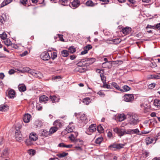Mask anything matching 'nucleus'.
<instances>
[{"label": "nucleus", "mask_w": 160, "mask_h": 160, "mask_svg": "<svg viewBox=\"0 0 160 160\" xmlns=\"http://www.w3.org/2000/svg\"><path fill=\"white\" fill-rule=\"evenodd\" d=\"M129 123L130 125H135L139 122V118L138 115L135 113L130 112L128 114Z\"/></svg>", "instance_id": "f257e3e1"}, {"label": "nucleus", "mask_w": 160, "mask_h": 160, "mask_svg": "<svg viewBox=\"0 0 160 160\" xmlns=\"http://www.w3.org/2000/svg\"><path fill=\"white\" fill-rule=\"evenodd\" d=\"M29 140H27L26 143L28 145L31 144V141H36L38 139V136L35 132H31L29 136Z\"/></svg>", "instance_id": "f03ea898"}, {"label": "nucleus", "mask_w": 160, "mask_h": 160, "mask_svg": "<svg viewBox=\"0 0 160 160\" xmlns=\"http://www.w3.org/2000/svg\"><path fill=\"white\" fill-rule=\"evenodd\" d=\"M79 123H81L84 125L87 123L88 122V120L86 115L84 113L79 114L78 116Z\"/></svg>", "instance_id": "7ed1b4c3"}, {"label": "nucleus", "mask_w": 160, "mask_h": 160, "mask_svg": "<svg viewBox=\"0 0 160 160\" xmlns=\"http://www.w3.org/2000/svg\"><path fill=\"white\" fill-rule=\"evenodd\" d=\"M126 144L125 143L122 144L114 143L109 146L108 147L109 149H111L112 148H114L120 149L124 148V146Z\"/></svg>", "instance_id": "20e7f679"}, {"label": "nucleus", "mask_w": 160, "mask_h": 160, "mask_svg": "<svg viewBox=\"0 0 160 160\" xmlns=\"http://www.w3.org/2000/svg\"><path fill=\"white\" fill-rule=\"evenodd\" d=\"M74 143H75L76 145L73 146V148H75V149L77 150H81L82 149V146L83 143L82 140L78 139L76 141V142H75Z\"/></svg>", "instance_id": "39448f33"}, {"label": "nucleus", "mask_w": 160, "mask_h": 160, "mask_svg": "<svg viewBox=\"0 0 160 160\" xmlns=\"http://www.w3.org/2000/svg\"><path fill=\"white\" fill-rule=\"evenodd\" d=\"M97 125L96 124H92L90 125L88 129L86 131V133L88 135H91L92 132L96 130Z\"/></svg>", "instance_id": "423d86ee"}, {"label": "nucleus", "mask_w": 160, "mask_h": 160, "mask_svg": "<svg viewBox=\"0 0 160 160\" xmlns=\"http://www.w3.org/2000/svg\"><path fill=\"white\" fill-rule=\"evenodd\" d=\"M29 73L32 76L39 78H41L42 76V74L40 72L33 69H30Z\"/></svg>", "instance_id": "0eeeda50"}, {"label": "nucleus", "mask_w": 160, "mask_h": 160, "mask_svg": "<svg viewBox=\"0 0 160 160\" xmlns=\"http://www.w3.org/2000/svg\"><path fill=\"white\" fill-rule=\"evenodd\" d=\"M123 98L124 100L127 102H132L134 99L133 94H125Z\"/></svg>", "instance_id": "6e6552de"}, {"label": "nucleus", "mask_w": 160, "mask_h": 160, "mask_svg": "<svg viewBox=\"0 0 160 160\" xmlns=\"http://www.w3.org/2000/svg\"><path fill=\"white\" fill-rule=\"evenodd\" d=\"M113 131L116 133H117L120 137L124 135V129L118 128H113Z\"/></svg>", "instance_id": "1a4fd4ad"}, {"label": "nucleus", "mask_w": 160, "mask_h": 160, "mask_svg": "<svg viewBox=\"0 0 160 160\" xmlns=\"http://www.w3.org/2000/svg\"><path fill=\"white\" fill-rule=\"evenodd\" d=\"M78 135V132H73L69 136L68 138L72 142L74 143L76 140H77V138Z\"/></svg>", "instance_id": "9d476101"}, {"label": "nucleus", "mask_w": 160, "mask_h": 160, "mask_svg": "<svg viewBox=\"0 0 160 160\" xmlns=\"http://www.w3.org/2000/svg\"><path fill=\"white\" fill-rule=\"evenodd\" d=\"M80 4V2L79 0H74L71 3L70 2L69 5L74 9L78 7Z\"/></svg>", "instance_id": "9b49d317"}, {"label": "nucleus", "mask_w": 160, "mask_h": 160, "mask_svg": "<svg viewBox=\"0 0 160 160\" xmlns=\"http://www.w3.org/2000/svg\"><path fill=\"white\" fill-rule=\"evenodd\" d=\"M105 159L108 160H117L118 157L112 153H108L104 155Z\"/></svg>", "instance_id": "f8f14e48"}, {"label": "nucleus", "mask_w": 160, "mask_h": 160, "mask_svg": "<svg viewBox=\"0 0 160 160\" xmlns=\"http://www.w3.org/2000/svg\"><path fill=\"white\" fill-rule=\"evenodd\" d=\"M41 58L44 61L48 60L50 58L49 54L47 52H42L40 55Z\"/></svg>", "instance_id": "ddd939ff"}, {"label": "nucleus", "mask_w": 160, "mask_h": 160, "mask_svg": "<svg viewBox=\"0 0 160 160\" xmlns=\"http://www.w3.org/2000/svg\"><path fill=\"white\" fill-rule=\"evenodd\" d=\"M74 126L70 124L65 129L62 131V134H67L68 133L72 132H73V131L74 129Z\"/></svg>", "instance_id": "4468645a"}, {"label": "nucleus", "mask_w": 160, "mask_h": 160, "mask_svg": "<svg viewBox=\"0 0 160 160\" xmlns=\"http://www.w3.org/2000/svg\"><path fill=\"white\" fill-rule=\"evenodd\" d=\"M15 137L16 140L17 141H19L22 139V138L19 129H16Z\"/></svg>", "instance_id": "2eb2a0df"}, {"label": "nucleus", "mask_w": 160, "mask_h": 160, "mask_svg": "<svg viewBox=\"0 0 160 160\" xmlns=\"http://www.w3.org/2000/svg\"><path fill=\"white\" fill-rule=\"evenodd\" d=\"M63 124L62 121L59 120H55L54 123L53 125L58 129L59 128H61L63 126Z\"/></svg>", "instance_id": "dca6fc26"}, {"label": "nucleus", "mask_w": 160, "mask_h": 160, "mask_svg": "<svg viewBox=\"0 0 160 160\" xmlns=\"http://www.w3.org/2000/svg\"><path fill=\"white\" fill-rule=\"evenodd\" d=\"M101 81L103 83V85L101 87L104 88H106L108 89L111 88L110 85L107 84L106 82V78L104 77L101 78Z\"/></svg>", "instance_id": "f3484780"}, {"label": "nucleus", "mask_w": 160, "mask_h": 160, "mask_svg": "<svg viewBox=\"0 0 160 160\" xmlns=\"http://www.w3.org/2000/svg\"><path fill=\"white\" fill-rule=\"evenodd\" d=\"M87 60L85 59H83L80 60V61L77 64V65L78 67H85L87 66L88 65H87Z\"/></svg>", "instance_id": "a211bd4d"}, {"label": "nucleus", "mask_w": 160, "mask_h": 160, "mask_svg": "<svg viewBox=\"0 0 160 160\" xmlns=\"http://www.w3.org/2000/svg\"><path fill=\"white\" fill-rule=\"evenodd\" d=\"M107 42L111 44H117L121 42L120 38H117L112 40H108Z\"/></svg>", "instance_id": "6ab92c4d"}, {"label": "nucleus", "mask_w": 160, "mask_h": 160, "mask_svg": "<svg viewBox=\"0 0 160 160\" xmlns=\"http://www.w3.org/2000/svg\"><path fill=\"white\" fill-rule=\"evenodd\" d=\"M131 31V28L129 27H126L122 29V32L123 34L125 35L130 33Z\"/></svg>", "instance_id": "aec40b11"}, {"label": "nucleus", "mask_w": 160, "mask_h": 160, "mask_svg": "<svg viewBox=\"0 0 160 160\" xmlns=\"http://www.w3.org/2000/svg\"><path fill=\"white\" fill-rule=\"evenodd\" d=\"M102 67L104 68H110L112 66V63L111 61L106 62L102 64Z\"/></svg>", "instance_id": "412c9836"}, {"label": "nucleus", "mask_w": 160, "mask_h": 160, "mask_svg": "<svg viewBox=\"0 0 160 160\" xmlns=\"http://www.w3.org/2000/svg\"><path fill=\"white\" fill-rule=\"evenodd\" d=\"M31 115L28 113L25 114L23 117V120L25 123H28L30 122Z\"/></svg>", "instance_id": "4be33fe9"}, {"label": "nucleus", "mask_w": 160, "mask_h": 160, "mask_svg": "<svg viewBox=\"0 0 160 160\" xmlns=\"http://www.w3.org/2000/svg\"><path fill=\"white\" fill-rule=\"evenodd\" d=\"M39 133L41 136L47 137L49 135V132L46 130L42 129L39 131Z\"/></svg>", "instance_id": "5701e85b"}, {"label": "nucleus", "mask_w": 160, "mask_h": 160, "mask_svg": "<svg viewBox=\"0 0 160 160\" xmlns=\"http://www.w3.org/2000/svg\"><path fill=\"white\" fill-rule=\"evenodd\" d=\"M15 92L13 90L11 89L8 91V96L10 98H13L15 96Z\"/></svg>", "instance_id": "b1692460"}, {"label": "nucleus", "mask_w": 160, "mask_h": 160, "mask_svg": "<svg viewBox=\"0 0 160 160\" xmlns=\"http://www.w3.org/2000/svg\"><path fill=\"white\" fill-rule=\"evenodd\" d=\"M148 78L149 79H160V76L158 74H151L148 75Z\"/></svg>", "instance_id": "393cba45"}, {"label": "nucleus", "mask_w": 160, "mask_h": 160, "mask_svg": "<svg viewBox=\"0 0 160 160\" xmlns=\"http://www.w3.org/2000/svg\"><path fill=\"white\" fill-rule=\"evenodd\" d=\"M48 100V98L46 95H43L40 96L39 98V101L40 102H43L44 103L46 101Z\"/></svg>", "instance_id": "a878e982"}, {"label": "nucleus", "mask_w": 160, "mask_h": 160, "mask_svg": "<svg viewBox=\"0 0 160 160\" xmlns=\"http://www.w3.org/2000/svg\"><path fill=\"white\" fill-rule=\"evenodd\" d=\"M98 4L97 3H94L92 0H88L86 2V5L88 7H93L97 5Z\"/></svg>", "instance_id": "bb28decb"}, {"label": "nucleus", "mask_w": 160, "mask_h": 160, "mask_svg": "<svg viewBox=\"0 0 160 160\" xmlns=\"http://www.w3.org/2000/svg\"><path fill=\"white\" fill-rule=\"evenodd\" d=\"M30 69L29 68L26 67L23 68L22 69H18L17 70L23 73H25V72H27L29 73Z\"/></svg>", "instance_id": "cd10ccee"}, {"label": "nucleus", "mask_w": 160, "mask_h": 160, "mask_svg": "<svg viewBox=\"0 0 160 160\" xmlns=\"http://www.w3.org/2000/svg\"><path fill=\"white\" fill-rule=\"evenodd\" d=\"M154 139L153 138L149 137H147L145 139V142L147 145H148L153 142V141H154Z\"/></svg>", "instance_id": "c85d7f7f"}, {"label": "nucleus", "mask_w": 160, "mask_h": 160, "mask_svg": "<svg viewBox=\"0 0 160 160\" xmlns=\"http://www.w3.org/2000/svg\"><path fill=\"white\" fill-rule=\"evenodd\" d=\"M59 2L64 6H68L69 5L70 2L68 0H59Z\"/></svg>", "instance_id": "c756f323"}, {"label": "nucleus", "mask_w": 160, "mask_h": 160, "mask_svg": "<svg viewBox=\"0 0 160 160\" xmlns=\"http://www.w3.org/2000/svg\"><path fill=\"white\" fill-rule=\"evenodd\" d=\"M96 72L100 74V76L101 78H101L102 77H104L105 78H106V77L104 75V70L103 69L100 70V69H97L96 70Z\"/></svg>", "instance_id": "7c9ffc66"}, {"label": "nucleus", "mask_w": 160, "mask_h": 160, "mask_svg": "<svg viewBox=\"0 0 160 160\" xmlns=\"http://www.w3.org/2000/svg\"><path fill=\"white\" fill-rule=\"evenodd\" d=\"M126 118L125 115L124 114H121L118 115L117 118L119 122H121L124 120Z\"/></svg>", "instance_id": "2f4dec72"}, {"label": "nucleus", "mask_w": 160, "mask_h": 160, "mask_svg": "<svg viewBox=\"0 0 160 160\" xmlns=\"http://www.w3.org/2000/svg\"><path fill=\"white\" fill-rule=\"evenodd\" d=\"M58 146L60 147H65L68 148H71L72 147L71 144L66 145L63 143H59L58 145Z\"/></svg>", "instance_id": "473e14b6"}, {"label": "nucleus", "mask_w": 160, "mask_h": 160, "mask_svg": "<svg viewBox=\"0 0 160 160\" xmlns=\"http://www.w3.org/2000/svg\"><path fill=\"white\" fill-rule=\"evenodd\" d=\"M58 129L55 126L51 127L49 129L48 132H49V135L54 133L56 132Z\"/></svg>", "instance_id": "72a5a7b5"}, {"label": "nucleus", "mask_w": 160, "mask_h": 160, "mask_svg": "<svg viewBox=\"0 0 160 160\" xmlns=\"http://www.w3.org/2000/svg\"><path fill=\"white\" fill-rule=\"evenodd\" d=\"M76 70L77 71L79 72L80 73H82L84 72L86 70V69L85 68H84L83 67H78L76 68Z\"/></svg>", "instance_id": "f704fd0d"}, {"label": "nucleus", "mask_w": 160, "mask_h": 160, "mask_svg": "<svg viewBox=\"0 0 160 160\" xmlns=\"http://www.w3.org/2000/svg\"><path fill=\"white\" fill-rule=\"evenodd\" d=\"M18 87L19 91L21 92H24L26 90V87L24 84L19 85Z\"/></svg>", "instance_id": "c9c22d12"}, {"label": "nucleus", "mask_w": 160, "mask_h": 160, "mask_svg": "<svg viewBox=\"0 0 160 160\" xmlns=\"http://www.w3.org/2000/svg\"><path fill=\"white\" fill-rule=\"evenodd\" d=\"M9 154L8 151H3L1 152V157L3 158H5L8 157Z\"/></svg>", "instance_id": "e433bc0d"}, {"label": "nucleus", "mask_w": 160, "mask_h": 160, "mask_svg": "<svg viewBox=\"0 0 160 160\" xmlns=\"http://www.w3.org/2000/svg\"><path fill=\"white\" fill-rule=\"evenodd\" d=\"M154 105L158 108L160 107V100L158 99H155L153 102Z\"/></svg>", "instance_id": "4c0bfd02"}, {"label": "nucleus", "mask_w": 160, "mask_h": 160, "mask_svg": "<svg viewBox=\"0 0 160 160\" xmlns=\"http://www.w3.org/2000/svg\"><path fill=\"white\" fill-rule=\"evenodd\" d=\"M6 19V17L5 15H0V24H2L5 22Z\"/></svg>", "instance_id": "58836bf2"}, {"label": "nucleus", "mask_w": 160, "mask_h": 160, "mask_svg": "<svg viewBox=\"0 0 160 160\" xmlns=\"http://www.w3.org/2000/svg\"><path fill=\"white\" fill-rule=\"evenodd\" d=\"M87 60V64H91L95 61V59L94 58H85Z\"/></svg>", "instance_id": "ea45409f"}, {"label": "nucleus", "mask_w": 160, "mask_h": 160, "mask_svg": "<svg viewBox=\"0 0 160 160\" xmlns=\"http://www.w3.org/2000/svg\"><path fill=\"white\" fill-rule=\"evenodd\" d=\"M12 0H4L2 3L1 8H2L6 5L9 4L12 1Z\"/></svg>", "instance_id": "a19ab883"}, {"label": "nucleus", "mask_w": 160, "mask_h": 160, "mask_svg": "<svg viewBox=\"0 0 160 160\" xmlns=\"http://www.w3.org/2000/svg\"><path fill=\"white\" fill-rule=\"evenodd\" d=\"M82 102L87 105H88L91 102V99L88 97L85 98L83 99Z\"/></svg>", "instance_id": "79ce46f5"}, {"label": "nucleus", "mask_w": 160, "mask_h": 160, "mask_svg": "<svg viewBox=\"0 0 160 160\" xmlns=\"http://www.w3.org/2000/svg\"><path fill=\"white\" fill-rule=\"evenodd\" d=\"M111 85L116 89L120 91H122V89H121L120 88L119 86L118 85V84L116 83L115 82H112L111 83Z\"/></svg>", "instance_id": "37998d69"}, {"label": "nucleus", "mask_w": 160, "mask_h": 160, "mask_svg": "<svg viewBox=\"0 0 160 160\" xmlns=\"http://www.w3.org/2000/svg\"><path fill=\"white\" fill-rule=\"evenodd\" d=\"M61 53L62 56L63 57H67L69 55L68 51L66 50L62 51Z\"/></svg>", "instance_id": "c03bdc74"}, {"label": "nucleus", "mask_w": 160, "mask_h": 160, "mask_svg": "<svg viewBox=\"0 0 160 160\" xmlns=\"http://www.w3.org/2000/svg\"><path fill=\"white\" fill-rule=\"evenodd\" d=\"M50 100L52 101V103H54L56 102H58L57 98L55 95L50 96Z\"/></svg>", "instance_id": "a18cd8bd"}, {"label": "nucleus", "mask_w": 160, "mask_h": 160, "mask_svg": "<svg viewBox=\"0 0 160 160\" xmlns=\"http://www.w3.org/2000/svg\"><path fill=\"white\" fill-rule=\"evenodd\" d=\"M8 106L7 105H1L0 106V110L2 111H5L8 109Z\"/></svg>", "instance_id": "49530a36"}, {"label": "nucleus", "mask_w": 160, "mask_h": 160, "mask_svg": "<svg viewBox=\"0 0 160 160\" xmlns=\"http://www.w3.org/2000/svg\"><path fill=\"white\" fill-rule=\"evenodd\" d=\"M4 44L8 47H10V45L12 43L10 39H7L4 41Z\"/></svg>", "instance_id": "de8ad7c7"}, {"label": "nucleus", "mask_w": 160, "mask_h": 160, "mask_svg": "<svg viewBox=\"0 0 160 160\" xmlns=\"http://www.w3.org/2000/svg\"><path fill=\"white\" fill-rule=\"evenodd\" d=\"M32 2L33 3H38L39 4H43L45 5V3L44 2V0H42V1H39V0H31Z\"/></svg>", "instance_id": "09e8293b"}, {"label": "nucleus", "mask_w": 160, "mask_h": 160, "mask_svg": "<svg viewBox=\"0 0 160 160\" xmlns=\"http://www.w3.org/2000/svg\"><path fill=\"white\" fill-rule=\"evenodd\" d=\"M68 153H66L65 152H63L61 153H59L57 154V156H58L60 158H63L64 157L68 155Z\"/></svg>", "instance_id": "8fccbe9b"}, {"label": "nucleus", "mask_w": 160, "mask_h": 160, "mask_svg": "<svg viewBox=\"0 0 160 160\" xmlns=\"http://www.w3.org/2000/svg\"><path fill=\"white\" fill-rule=\"evenodd\" d=\"M123 90L122 92H127L129 91L131 88L127 85H124L122 87Z\"/></svg>", "instance_id": "3c124183"}, {"label": "nucleus", "mask_w": 160, "mask_h": 160, "mask_svg": "<svg viewBox=\"0 0 160 160\" xmlns=\"http://www.w3.org/2000/svg\"><path fill=\"white\" fill-rule=\"evenodd\" d=\"M18 48V47L17 45L12 43L10 45V47H9L8 48L11 49H16Z\"/></svg>", "instance_id": "603ef678"}, {"label": "nucleus", "mask_w": 160, "mask_h": 160, "mask_svg": "<svg viewBox=\"0 0 160 160\" xmlns=\"http://www.w3.org/2000/svg\"><path fill=\"white\" fill-rule=\"evenodd\" d=\"M97 130L99 133H102L103 132L104 129L102 127L101 125H99L97 127Z\"/></svg>", "instance_id": "864d4df0"}, {"label": "nucleus", "mask_w": 160, "mask_h": 160, "mask_svg": "<svg viewBox=\"0 0 160 160\" xmlns=\"http://www.w3.org/2000/svg\"><path fill=\"white\" fill-rule=\"evenodd\" d=\"M157 120L154 118L150 120L149 124L152 125H154L155 124H157Z\"/></svg>", "instance_id": "5fc2aeb1"}, {"label": "nucleus", "mask_w": 160, "mask_h": 160, "mask_svg": "<svg viewBox=\"0 0 160 160\" xmlns=\"http://www.w3.org/2000/svg\"><path fill=\"white\" fill-rule=\"evenodd\" d=\"M68 52H69L71 53H73L76 51L75 48H73V47H70L68 48Z\"/></svg>", "instance_id": "6e6d98bb"}, {"label": "nucleus", "mask_w": 160, "mask_h": 160, "mask_svg": "<svg viewBox=\"0 0 160 160\" xmlns=\"http://www.w3.org/2000/svg\"><path fill=\"white\" fill-rule=\"evenodd\" d=\"M51 56L50 57L52 59H54L57 57V53L56 52H53L52 53H51Z\"/></svg>", "instance_id": "4d7b16f0"}, {"label": "nucleus", "mask_w": 160, "mask_h": 160, "mask_svg": "<svg viewBox=\"0 0 160 160\" xmlns=\"http://www.w3.org/2000/svg\"><path fill=\"white\" fill-rule=\"evenodd\" d=\"M156 84L155 83H152L148 85V88L152 89L153 88L156 86Z\"/></svg>", "instance_id": "13d9d810"}, {"label": "nucleus", "mask_w": 160, "mask_h": 160, "mask_svg": "<svg viewBox=\"0 0 160 160\" xmlns=\"http://www.w3.org/2000/svg\"><path fill=\"white\" fill-rule=\"evenodd\" d=\"M103 138H98L95 140V142L97 144H100L102 141Z\"/></svg>", "instance_id": "bf43d9fd"}, {"label": "nucleus", "mask_w": 160, "mask_h": 160, "mask_svg": "<svg viewBox=\"0 0 160 160\" xmlns=\"http://www.w3.org/2000/svg\"><path fill=\"white\" fill-rule=\"evenodd\" d=\"M0 37L2 39L5 40L7 37V35L5 32H3L0 35Z\"/></svg>", "instance_id": "052dcab7"}, {"label": "nucleus", "mask_w": 160, "mask_h": 160, "mask_svg": "<svg viewBox=\"0 0 160 160\" xmlns=\"http://www.w3.org/2000/svg\"><path fill=\"white\" fill-rule=\"evenodd\" d=\"M97 94L102 97H104L105 96V94L101 90L98 91L97 92Z\"/></svg>", "instance_id": "680f3d73"}, {"label": "nucleus", "mask_w": 160, "mask_h": 160, "mask_svg": "<svg viewBox=\"0 0 160 160\" xmlns=\"http://www.w3.org/2000/svg\"><path fill=\"white\" fill-rule=\"evenodd\" d=\"M132 134H137L140 132L139 131L138 128L134 129H131Z\"/></svg>", "instance_id": "e2e57ef3"}, {"label": "nucleus", "mask_w": 160, "mask_h": 160, "mask_svg": "<svg viewBox=\"0 0 160 160\" xmlns=\"http://www.w3.org/2000/svg\"><path fill=\"white\" fill-rule=\"evenodd\" d=\"M92 46L90 44L86 46L84 48V49L87 50V51L89 50L90 49L92 48Z\"/></svg>", "instance_id": "0e129e2a"}, {"label": "nucleus", "mask_w": 160, "mask_h": 160, "mask_svg": "<svg viewBox=\"0 0 160 160\" xmlns=\"http://www.w3.org/2000/svg\"><path fill=\"white\" fill-rule=\"evenodd\" d=\"M149 66L152 68H154L157 66V64L155 62H151L149 64Z\"/></svg>", "instance_id": "69168bd1"}, {"label": "nucleus", "mask_w": 160, "mask_h": 160, "mask_svg": "<svg viewBox=\"0 0 160 160\" xmlns=\"http://www.w3.org/2000/svg\"><path fill=\"white\" fill-rule=\"evenodd\" d=\"M28 2L27 0H20V3L23 5H25L27 4V2Z\"/></svg>", "instance_id": "338daca9"}, {"label": "nucleus", "mask_w": 160, "mask_h": 160, "mask_svg": "<svg viewBox=\"0 0 160 160\" xmlns=\"http://www.w3.org/2000/svg\"><path fill=\"white\" fill-rule=\"evenodd\" d=\"M155 29H157L160 30V23L155 24Z\"/></svg>", "instance_id": "774afa93"}]
</instances>
